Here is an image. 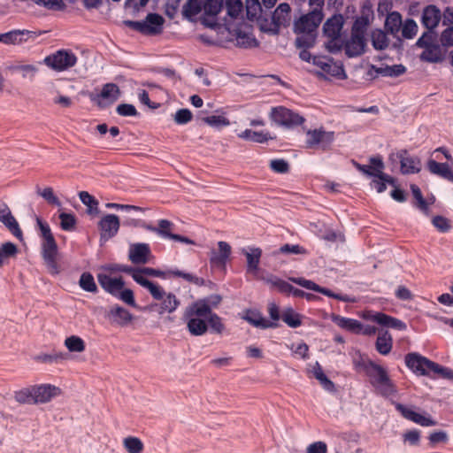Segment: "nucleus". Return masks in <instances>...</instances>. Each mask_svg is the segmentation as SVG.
I'll use <instances>...</instances> for the list:
<instances>
[{"mask_svg": "<svg viewBox=\"0 0 453 453\" xmlns=\"http://www.w3.org/2000/svg\"><path fill=\"white\" fill-rule=\"evenodd\" d=\"M290 280L293 282H295L296 284H297L303 288H305L306 289H310V290H313V291L321 293L326 296L334 298L336 300H340L342 302H352L353 301V299L349 298V296L347 295L342 296L340 294H335L333 291H331L330 289L322 288L311 280H305L303 278H291Z\"/></svg>", "mask_w": 453, "mask_h": 453, "instance_id": "obj_17", "label": "nucleus"}, {"mask_svg": "<svg viewBox=\"0 0 453 453\" xmlns=\"http://www.w3.org/2000/svg\"><path fill=\"white\" fill-rule=\"evenodd\" d=\"M69 357L68 353L53 351L50 354H42L36 357L37 360L43 363H60L66 360Z\"/></svg>", "mask_w": 453, "mask_h": 453, "instance_id": "obj_54", "label": "nucleus"}, {"mask_svg": "<svg viewBox=\"0 0 453 453\" xmlns=\"http://www.w3.org/2000/svg\"><path fill=\"white\" fill-rule=\"evenodd\" d=\"M402 27V16L397 12H392L388 14L385 21V28L388 33L395 35Z\"/></svg>", "mask_w": 453, "mask_h": 453, "instance_id": "obj_39", "label": "nucleus"}, {"mask_svg": "<svg viewBox=\"0 0 453 453\" xmlns=\"http://www.w3.org/2000/svg\"><path fill=\"white\" fill-rule=\"evenodd\" d=\"M372 19V7L369 2H365L361 8V15L353 23L351 33L365 36L367 28Z\"/></svg>", "mask_w": 453, "mask_h": 453, "instance_id": "obj_14", "label": "nucleus"}, {"mask_svg": "<svg viewBox=\"0 0 453 453\" xmlns=\"http://www.w3.org/2000/svg\"><path fill=\"white\" fill-rule=\"evenodd\" d=\"M123 444L128 453H142L143 450V443L137 437H127L124 439Z\"/></svg>", "mask_w": 453, "mask_h": 453, "instance_id": "obj_55", "label": "nucleus"}, {"mask_svg": "<svg viewBox=\"0 0 453 453\" xmlns=\"http://www.w3.org/2000/svg\"><path fill=\"white\" fill-rule=\"evenodd\" d=\"M224 8V0H207L203 8L200 6V24L204 27L220 32L226 28L227 20L226 17H221L220 13Z\"/></svg>", "mask_w": 453, "mask_h": 453, "instance_id": "obj_2", "label": "nucleus"}, {"mask_svg": "<svg viewBox=\"0 0 453 453\" xmlns=\"http://www.w3.org/2000/svg\"><path fill=\"white\" fill-rule=\"evenodd\" d=\"M60 226L65 231H70L74 228L76 224L75 217L73 214L62 212L59 215Z\"/></svg>", "mask_w": 453, "mask_h": 453, "instance_id": "obj_64", "label": "nucleus"}, {"mask_svg": "<svg viewBox=\"0 0 453 453\" xmlns=\"http://www.w3.org/2000/svg\"><path fill=\"white\" fill-rule=\"evenodd\" d=\"M367 319L388 328H394L397 330L406 329V324L404 322L383 312H374L369 315Z\"/></svg>", "mask_w": 453, "mask_h": 453, "instance_id": "obj_26", "label": "nucleus"}, {"mask_svg": "<svg viewBox=\"0 0 453 453\" xmlns=\"http://www.w3.org/2000/svg\"><path fill=\"white\" fill-rule=\"evenodd\" d=\"M420 59L429 63H438L442 60L441 51L438 44L431 45L424 48L423 52L420 54Z\"/></svg>", "mask_w": 453, "mask_h": 453, "instance_id": "obj_40", "label": "nucleus"}, {"mask_svg": "<svg viewBox=\"0 0 453 453\" xmlns=\"http://www.w3.org/2000/svg\"><path fill=\"white\" fill-rule=\"evenodd\" d=\"M267 282L270 283L273 287L276 288L280 293L287 295L293 294L295 287L281 279L272 276L267 279Z\"/></svg>", "mask_w": 453, "mask_h": 453, "instance_id": "obj_53", "label": "nucleus"}, {"mask_svg": "<svg viewBox=\"0 0 453 453\" xmlns=\"http://www.w3.org/2000/svg\"><path fill=\"white\" fill-rule=\"evenodd\" d=\"M238 137L245 141H250L257 143H264L272 139L268 133H265L263 131H252L251 129L242 131L238 134Z\"/></svg>", "mask_w": 453, "mask_h": 453, "instance_id": "obj_38", "label": "nucleus"}, {"mask_svg": "<svg viewBox=\"0 0 453 453\" xmlns=\"http://www.w3.org/2000/svg\"><path fill=\"white\" fill-rule=\"evenodd\" d=\"M371 367L372 369L367 372L366 375L370 378L371 384L373 387L388 378L387 371L382 366L374 364Z\"/></svg>", "mask_w": 453, "mask_h": 453, "instance_id": "obj_42", "label": "nucleus"}, {"mask_svg": "<svg viewBox=\"0 0 453 453\" xmlns=\"http://www.w3.org/2000/svg\"><path fill=\"white\" fill-rule=\"evenodd\" d=\"M121 95L119 86L115 83L109 82L103 86L102 90L98 94L89 93L88 97L91 102L100 108H105L114 104Z\"/></svg>", "mask_w": 453, "mask_h": 453, "instance_id": "obj_9", "label": "nucleus"}, {"mask_svg": "<svg viewBox=\"0 0 453 453\" xmlns=\"http://www.w3.org/2000/svg\"><path fill=\"white\" fill-rule=\"evenodd\" d=\"M312 63L319 67L325 73L341 80L346 78L344 68L342 65H338L332 59L324 57H313Z\"/></svg>", "mask_w": 453, "mask_h": 453, "instance_id": "obj_16", "label": "nucleus"}, {"mask_svg": "<svg viewBox=\"0 0 453 453\" xmlns=\"http://www.w3.org/2000/svg\"><path fill=\"white\" fill-rule=\"evenodd\" d=\"M432 224L441 233H447L451 229V224L449 219L443 216H434L432 219Z\"/></svg>", "mask_w": 453, "mask_h": 453, "instance_id": "obj_59", "label": "nucleus"}, {"mask_svg": "<svg viewBox=\"0 0 453 453\" xmlns=\"http://www.w3.org/2000/svg\"><path fill=\"white\" fill-rule=\"evenodd\" d=\"M242 254L245 255L247 259V273L256 275L258 271L262 250L257 247H250L249 250H242Z\"/></svg>", "mask_w": 453, "mask_h": 453, "instance_id": "obj_30", "label": "nucleus"}, {"mask_svg": "<svg viewBox=\"0 0 453 453\" xmlns=\"http://www.w3.org/2000/svg\"><path fill=\"white\" fill-rule=\"evenodd\" d=\"M0 222H2L8 230L18 239L22 240V231L19 226L12 216L8 205L0 202Z\"/></svg>", "mask_w": 453, "mask_h": 453, "instance_id": "obj_19", "label": "nucleus"}, {"mask_svg": "<svg viewBox=\"0 0 453 453\" xmlns=\"http://www.w3.org/2000/svg\"><path fill=\"white\" fill-rule=\"evenodd\" d=\"M366 46L365 36L351 33L350 38L343 42L345 54L349 58H354L362 55Z\"/></svg>", "mask_w": 453, "mask_h": 453, "instance_id": "obj_20", "label": "nucleus"}, {"mask_svg": "<svg viewBox=\"0 0 453 453\" xmlns=\"http://www.w3.org/2000/svg\"><path fill=\"white\" fill-rule=\"evenodd\" d=\"M397 411L401 412V414L407 419H410L420 426H435L436 422L430 418H426L416 411L405 407L401 403H397L395 405Z\"/></svg>", "mask_w": 453, "mask_h": 453, "instance_id": "obj_27", "label": "nucleus"}, {"mask_svg": "<svg viewBox=\"0 0 453 453\" xmlns=\"http://www.w3.org/2000/svg\"><path fill=\"white\" fill-rule=\"evenodd\" d=\"M65 346L70 352H82L85 350V342L77 335H71L65 340Z\"/></svg>", "mask_w": 453, "mask_h": 453, "instance_id": "obj_51", "label": "nucleus"}, {"mask_svg": "<svg viewBox=\"0 0 453 453\" xmlns=\"http://www.w3.org/2000/svg\"><path fill=\"white\" fill-rule=\"evenodd\" d=\"M372 43L376 50H384L388 46V39L387 34L380 29L372 32Z\"/></svg>", "mask_w": 453, "mask_h": 453, "instance_id": "obj_49", "label": "nucleus"}, {"mask_svg": "<svg viewBox=\"0 0 453 453\" xmlns=\"http://www.w3.org/2000/svg\"><path fill=\"white\" fill-rule=\"evenodd\" d=\"M15 400L22 404L25 403H35L34 402V391L33 387L25 388L14 393Z\"/></svg>", "mask_w": 453, "mask_h": 453, "instance_id": "obj_56", "label": "nucleus"}, {"mask_svg": "<svg viewBox=\"0 0 453 453\" xmlns=\"http://www.w3.org/2000/svg\"><path fill=\"white\" fill-rule=\"evenodd\" d=\"M200 120L214 128H221L230 124L229 120L222 115L200 116Z\"/></svg>", "mask_w": 453, "mask_h": 453, "instance_id": "obj_50", "label": "nucleus"}, {"mask_svg": "<svg viewBox=\"0 0 453 453\" xmlns=\"http://www.w3.org/2000/svg\"><path fill=\"white\" fill-rule=\"evenodd\" d=\"M109 317L113 323L120 326H125L128 325L134 319L133 315L129 312L128 310L116 305L111 308L109 311Z\"/></svg>", "mask_w": 453, "mask_h": 453, "instance_id": "obj_33", "label": "nucleus"}, {"mask_svg": "<svg viewBox=\"0 0 453 453\" xmlns=\"http://www.w3.org/2000/svg\"><path fill=\"white\" fill-rule=\"evenodd\" d=\"M58 390H59L58 388L50 384L34 386L33 391L35 403L50 402L51 398L57 395Z\"/></svg>", "mask_w": 453, "mask_h": 453, "instance_id": "obj_28", "label": "nucleus"}, {"mask_svg": "<svg viewBox=\"0 0 453 453\" xmlns=\"http://www.w3.org/2000/svg\"><path fill=\"white\" fill-rule=\"evenodd\" d=\"M97 280L101 288L106 293H109L113 296L118 295V292L121 290L125 286L124 280L121 276L118 278H112L105 273H98Z\"/></svg>", "mask_w": 453, "mask_h": 453, "instance_id": "obj_21", "label": "nucleus"}, {"mask_svg": "<svg viewBox=\"0 0 453 453\" xmlns=\"http://www.w3.org/2000/svg\"><path fill=\"white\" fill-rule=\"evenodd\" d=\"M111 270L129 274L137 284L147 288L155 300L159 301L162 299L165 294L163 288L158 284L149 280L142 275H140V268H134L130 265H116L114 267H111Z\"/></svg>", "mask_w": 453, "mask_h": 453, "instance_id": "obj_5", "label": "nucleus"}, {"mask_svg": "<svg viewBox=\"0 0 453 453\" xmlns=\"http://www.w3.org/2000/svg\"><path fill=\"white\" fill-rule=\"evenodd\" d=\"M44 63L53 70L61 72L74 66L77 57L70 50H60L46 57Z\"/></svg>", "mask_w": 453, "mask_h": 453, "instance_id": "obj_10", "label": "nucleus"}, {"mask_svg": "<svg viewBox=\"0 0 453 453\" xmlns=\"http://www.w3.org/2000/svg\"><path fill=\"white\" fill-rule=\"evenodd\" d=\"M418 31V26L416 22L411 19H406L405 23L403 25L402 27V35L403 37L406 39H411L415 36Z\"/></svg>", "mask_w": 453, "mask_h": 453, "instance_id": "obj_63", "label": "nucleus"}, {"mask_svg": "<svg viewBox=\"0 0 453 453\" xmlns=\"http://www.w3.org/2000/svg\"><path fill=\"white\" fill-rule=\"evenodd\" d=\"M343 25L344 18L340 13L327 19L323 25V35L328 38L326 47L331 53H338L343 48V42L341 40Z\"/></svg>", "mask_w": 453, "mask_h": 453, "instance_id": "obj_3", "label": "nucleus"}, {"mask_svg": "<svg viewBox=\"0 0 453 453\" xmlns=\"http://www.w3.org/2000/svg\"><path fill=\"white\" fill-rule=\"evenodd\" d=\"M374 388L381 395L385 397L393 395L396 393L395 386L394 385L389 377L387 378L385 380L381 381Z\"/></svg>", "mask_w": 453, "mask_h": 453, "instance_id": "obj_57", "label": "nucleus"}, {"mask_svg": "<svg viewBox=\"0 0 453 453\" xmlns=\"http://www.w3.org/2000/svg\"><path fill=\"white\" fill-rule=\"evenodd\" d=\"M226 14L231 19H236L242 12L243 5L241 0H225Z\"/></svg>", "mask_w": 453, "mask_h": 453, "instance_id": "obj_58", "label": "nucleus"}, {"mask_svg": "<svg viewBox=\"0 0 453 453\" xmlns=\"http://www.w3.org/2000/svg\"><path fill=\"white\" fill-rule=\"evenodd\" d=\"M119 219L115 214L104 216L98 223L101 240L107 241L114 237L119 229Z\"/></svg>", "mask_w": 453, "mask_h": 453, "instance_id": "obj_15", "label": "nucleus"}, {"mask_svg": "<svg viewBox=\"0 0 453 453\" xmlns=\"http://www.w3.org/2000/svg\"><path fill=\"white\" fill-rule=\"evenodd\" d=\"M323 18V11L313 9L295 21L293 30L297 35L295 41L296 48H312L315 45L318 27Z\"/></svg>", "mask_w": 453, "mask_h": 453, "instance_id": "obj_1", "label": "nucleus"}, {"mask_svg": "<svg viewBox=\"0 0 453 453\" xmlns=\"http://www.w3.org/2000/svg\"><path fill=\"white\" fill-rule=\"evenodd\" d=\"M290 12L291 8L288 4H280L273 12L271 21L268 23L265 20L266 24H260L261 29L277 35L281 27H287L289 24Z\"/></svg>", "mask_w": 453, "mask_h": 453, "instance_id": "obj_7", "label": "nucleus"}, {"mask_svg": "<svg viewBox=\"0 0 453 453\" xmlns=\"http://www.w3.org/2000/svg\"><path fill=\"white\" fill-rule=\"evenodd\" d=\"M243 319H245L250 325L262 329L274 328L278 326V324L276 322L269 321L265 319L261 315V313L251 310L246 311V313L243 316Z\"/></svg>", "mask_w": 453, "mask_h": 453, "instance_id": "obj_31", "label": "nucleus"}, {"mask_svg": "<svg viewBox=\"0 0 453 453\" xmlns=\"http://www.w3.org/2000/svg\"><path fill=\"white\" fill-rule=\"evenodd\" d=\"M427 169L433 174L438 175L449 181L453 177V172L446 163H438L435 160L430 159L427 162Z\"/></svg>", "mask_w": 453, "mask_h": 453, "instance_id": "obj_36", "label": "nucleus"}, {"mask_svg": "<svg viewBox=\"0 0 453 453\" xmlns=\"http://www.w3.org/2000/svg\"><path fill=\"white\" fill-rule=\"evenodd\" d=\"M411 190L415 198L414 206L420 210L425 215L428 216L430 214L429 203L423 197L420 188L417 185L411 184Z\"/></svg>", "mask_w": 453, "mask_h": 453, "instance_id": "obj_41", "label": "nucleus"}, {"mask_svg": "<svg viewBox=\"0 0 453 453\" xmlns=\"http://www.w3.org/2000/svg\"><path fill=\"white\" fill-rule=\"evenodd\" d=\"M332 320L339 327L347 330L350 333L360 334L363 329V324L354 319L342 317L340 315H332Z\"/></svg>", "mask_w": 453, "mask_h": 453, "instance_id": "obj_32", "label": "nucleus"}, {"mask_svg": "<svg viewBox=\"0 0 453 453\" xmlns=\"http://www.w3.org/2000/svg\"><path fill=\"white\" fill-rule=\"evenodd\" d=\"M79 286L81 289L87 292L94 294L98 292V288L95 282L94 277L88 272H85L81 275L79 280Z\"/></svg>", "mask_w": 453, "mask_h": 453, "instance_id": "obj_48", "label": "nucleus"}, {"mask_svg": "<svg viewBox=\"0 0 453 453\" xmlns=\"http://www.w3.org/2000/svg\"><path fill=\"white\" fill-rule=\"evenodd\" d=\"M372 70L375 72L376 76L398 77L406 72V67L403 65H385L375 67L372 65Z\"/></svg>", "mask_w": 453, "mask_h": 453, "instance_id": "obj_37", "label": "nucleus"}, {"mask_svg": "<svg viewBox=\"0 0 453 453\" xmlns=\"http://www.w3.org/2000/svg\"><path fill=\"white\" fill-rule=\"evenodd\" d=\"M261 12V4L258 0H246V12L249 19H254Z\"/></svg>", "mask_w": 453, "mask_h": 453, "instance_id": "obj_62", "label": "nucleus"}, {"mask_svg": "<svg viewBox=\"0 0 453 453\" xmlns=\"http://www.w3.org/2000/svg\"><path fill=\"white\" fill-rule=\"evenodd\" d=\"M183 319L187 322L189 332L193 335H198V301L186 308Z\"/></svg>", "mask_w": 453, "mask_h": 453, "instance_id": "obj_29", "label": "nucleus"}, {"mask_svg": "<svg viewBox=\"0 0 453 453\" xmlns=\"http://www.w3.org/2000/svg\"><path fill=\"white\" fill-rule=\"evenodd\" d=\"M18 247L11 242L3 243L0 246V267H2L11 257H16L18 254Z\"/></svg>", "mask_w": 453, "mask_h": 453, "instance_id": "obj_45", "label": "nucleus"}, {"mask_svg": "<svg viewBox=\"0 0 453 453\" xmlns=\"http://www.w3.org/2000/svg\"><path fill=\"white\" fill-rule=\"evenodd\" d=\"M369 162L371 165L368 167V172L371 174H366L365 176L380 179L385 167L381 156L371 157Z\"/></svg>", "mask_w": 453, "mask_h": 453, "instance_id": "obj_46", "label": "nucleus"}, {"mask_svg": "<svg viewBox=\"0 0 453 453\" xmlns=\"http://www.w3.org/2000/svg\"><path fill=\"white\" fill-rule=\"evenodd\" d=\"M435 43V34L434 30L425 32L417 41L416 45L419 48H426Z\"/></svg>", "mask_w": 453, "mask_h": 453, "instance_id": "obj_61", "label": "nucleus"}, {"mask_svg": "<svg viewBox=\"0 0 453 453\" xmlns=\"http://www.w3.org/2000/svg\"><path fill=\"white\" fill-rule=\"evenodd\" d=\"M307 140L305 147L308 149L320 148L323 150H327L334 139V132L325 131L323 128L307 130Z\"/></svg>", "mask_w": 453, "mask_h": 453, "instance_id": "obj_12", "label": "nucleus"}, {"mask_svg": "<svg viewBox=\"0 0 453 453\" xmlns=\"http://www.w3.org/2000/svg\"><path fill=\"white\" fill-rule=\"evenodd\" d=\"M124 25L144 35H157L162 33L165 19L157 13H149L144 20H124Z\"/></svg>", "mask_w": 453, "mask_h": 453, "instance_id": "obj_4", "label": "nucleus"}, {"mask_svg": "<svg viewBox=\"0 0 453 453\" xmlns=\"http://www.w3.org/2000/svg\"><path fill=\"white\" fill-rule=\"evenodd\" d=\"M219 252L212 250L211 251L210 262L212 267L224 269L226 261L231 254V246L226 242H219Z\"/></svg>", "mask_w": 453, "mask_h": 453, "instance_id": "obj_23", "label": "nucleus"}, {"mask_svg": "<svg viewBox=\"0 0 453 453\" xmlns=\"http://www.w3.org/2000/svg\"><path fill=\"white\" fill-rule=\"evenodd\" d=\"M301 318V315L292 308H287L281 313V319L292 328H296L302 325Z\"/></svg>", "mask_w": 453, "mask_h": 453, "instance_id": "obj_47", "label": "nucleus"}, {"mask_svg": "<svg viewBox=\"0 0 453 453\" xmlns=\"http://www.w3.org/2000/svg\"><path fill=\"white\" fill-rule=\"evenodd\" d=\"M225 330L226 326L222 319L215 312L202 316V332L200 331V336L204 334L207 331L221 335Z\"/></svg>", "mask_w": 453, "mask_h": 453, "instance_id": "obj_18", "label": "nucleus"}, {"mask_svg": "<svg viewBox=\"0 0 453 453\" xmlns=\"http://www.w3.org/2000/svg\"><path fill=\"white\" fill-rule=\"evenodd\" d=\"M396 157L400 159L403 174L416 173L420 171V160L417 157L410 156L406 150H400Z\"/></svg>", "mask_w": 453, "mask_h": 453, "instance_id": "obj_24", "label": "nucleus"}, {"mask_svg": "<svg viewBox=\"0 0 453 453\" xmlns=\"http://www.w3.org/2000/svg\"><path fill=\"white\" fill-rule=\"evenodd\" d=\"M79 197L82 203L88 207L90 212L98 211V201L93 196L88 194V192L81 191L79 193Z\"/></svg>", "mask_w": 453, "mask_h": 453, "instance_id": "obj_60", "label": "nucleus"}, {"mask_svg": "<svg viewBox=\"0 0 453 453\" xmlns=\"http://www.w3.org/2000/svg\"><path fill=\"white\" fill-rule=\"evenodd\" d=\"M181 12L184 19L195 21V17L198 14V0H188Z\"/></svg>", "mask_w": 453, "mask_h": 453, "instance_id": "obj_52", "label": "nucleus"}, {"mask_svg": "<svg viewBox=\"0 0 453 453\" xmlns=\"http://www.w3.org/2000/svg\"><path fill=\"white\" fill-rule=\"evenodd\" d=\"M393 339L391 334L387 330H380L379 332L375 347L376 350L381 355H388L392 349Z\"/></svg>", "mask_w": 453, "mask_h": 453, "instance_id": "obj_35", "label": "nucleus"}, {"mask_svg": "<svg viewBox=\"0 0 453 453\" xmlns=\"http://www.w3.org/2000/svg\"><path fill=\"white\" fill-rule=\"evenodd\" d=\"M161 300H162V303L160 304L161 311H159L161 314L164 312L172 313L180 305V301L177 299L176 296L173 293H168L167 295H165V293Z\"/></svg>", "mask_w": 453, "mask_h": 453, "instance_id": "obj_43", "label": "nucleus"}, {"mask_svg": "<svg viewBox=\"0 0 453 453\" xmlns=\"http://www.w3.org/2000/svg\"><path fill=\"white\" fill-rule=\"evenodd\" d=\"M270 117L277 125L287 128L300 126L305 121L303 116L283 106L272 108Z\"/></svg>", "mask_w": 453, "mask_h": 453, "instance_id": "obj_8", "label": "nucleus"}, {"mask_svg": "<svg viewBox=\"0 0 453 453\" xmlns=\"http://www.w3.org/2000/svg\"><path fill=\"white\" fill-rule=\"evenodd\" d=\"M441 19V10L434 4L424 8L421 16L422 25L428 30H434Z\"/></svg>", "mask_w": 453, "mask_h": 453, "instance_id": "obj_25", "label": "nucleus"}, {"mask_svg": "<svg viewBox=\"0 0 453 453\" xmlns=\"http://www.w3.org/2000/svg\"><path fill=\"white\" fill-rule=\"evenodd\" d=\"M406 365L415 373L419 375H431V366L433 361L426 357L419 355L418 353L413 352L409 353L405 356Z\"/></svg>", "mask_w": 453, "mask_h": 453, "instance_id": "obj_13", "label": "nucleus"}, {"mask_svg": "<svg viewBox=\"0 0 453 453\" xmlns=\"http://www.w3.org/2000/svg\"><path fill=\"white\" fill-rule=\"evenodd\" d=\"M36 32L23 29L12 30L4 33V44H17L27 41L28 38H35Z\"/></svg>", "mask_w": 453, "mask_h": 453, "instance_id": "obj_34", "label": "nucleus"}, {"mask_svg": "<svg viewBox=\"0 0 453 453\" xmlns=\"http://www.w3.org/2000/svg\"><path fill=\"white\" fill-rule=\"evenodd\" d=\"M41 254L48 269L52 274L59 273L58 265V248L55 238L42 240Z\"/></svg>", "mask_w": 453, "mask_h": 453, "instance_id": "obj_11", "label": "nucleus"}, {"mask_svg": "<svg viewBox=\"0 0 453 453\" xmlns=\"http://www.w3.org/2000/svg\"><path fill=\"white\" fill-rule=\"evenodd\" d=\"M151 255L150 245L147 243H134L130 246L128 257L133 264H146Z\"/></svg>", "mask_w": 453, "mask_h": 453, "instance_id": "obj_22", "label": "nucleus"}, {"mask_svg": "<svg viewBox=\"0 0 453 453\" xmlns=\"http://www.w3.org/2000/svg\"><path fill=\"white\" fill-rule=\"evenodd\" d=\"M200 294L203 296L200 297V325L202 326V316L212 313L213 310L219 308L222 302V296L219 294L212 293L206 295V288L209 290L216 289L217 286L211 281H208V284L202 279H200Z\"/></svg>", "mask_w": 453, "mask_h": 453, "instance_id": "obj_6", "label": "nucleus"}, {"mask_svg": "<svg viewBox=\"0 0 453 453\" xmlns=\"http://www.w3.org/2000/svg\"><path fill=\"white\" fill-rule=\"evenodd\" d=\"M314 377L319 381L320 385L327 391L333 392L334 390V382L329 380L324 373L321 365L316 362L312 370Z\"/></svg>", "mask_w": 453, "mask_h": 453, "instance_id": "obj_44", "label": "nucleus"}]
</instances>
